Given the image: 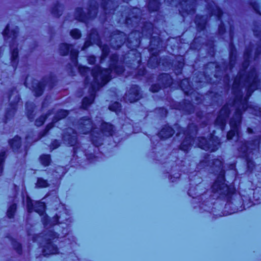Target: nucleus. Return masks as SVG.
<instances>
[{"label": "nucleus", "mask_w": 261, "mask_h": 261, "mask_svg": "<svg viewBox=\"0 0 261 261\" xmlns=\"http://www.w3.org/2000/svg\"><path fill=\"white\" fill-rule=\"evenodd\" d=\"M112 71V68L101 70L99 67H96L91 72L93 79V82L91 84V92L89 97H85L83 99L82 107L84 109H87L93 102L95 91L110 80Z\"/></svg>", "instance_id": "nucleus-1"}, {"label": "nucleus", "mask_w": 261, "mask_h": 261, "mask_svg": "<svg viewBox=\"0 0 261 261\" xmlns=\"http://www.w3.org/2000/svg\"><path fill=\"white\" fill-rule=\"evenodd\" d=\"M233 106L236 108V113L230 122L231 130L227 135L228 140H230L233 137L238 138L239 137V126L241 121V115L248 108L247 98L237 97L234 101Z\"/></svg>", "instance_id": "nucleus-2"}, {"label": "nucleus", "mask_w": 261, "mask_h": 261, "mask_svg": "<svg viewBox=\"0 0 261 261\" xmlns=\"http://www.w3.org/2000/svg\"><path fill=\"white\" fill-rule=\"evenodd\" d=\"M244 81V85L248 87V92L249 93L253 88L257 87V79L255 70L252 71L247 77H240L239 80L236 78L233 84V88L239 87Z\"/></svg>", "instance_id": "nucleus-3"}, {"label": "nucleus", "mask_w": 261, "mask_h": 261, "mask_svg": "<svg viewBox=\"0 0 261 261\" xmlns=\"http://www.w3.org/2000/svg\"><path fill=\"white\" fill-rule=\"evenodd\" d=\"M212 167L214 169L216 168V171L219 172L218 179L213 186V189L216 191L224 190L226 185L224 183V171L223 170L222 161L219 159L215 160L213 162Z\"/></svg>", "instance_id": "nucleus-4"}, {"label": "nucleus", "mask_w": 261, "mask_h": 261, "mask_svg": "<svg viewBox=\"0 0 261 261\" xmlns=\"http://www.w3.org/2000/svg\"><path fill=\"white\" fill-rule=\"evenodd\" d=\"M96 128H93L92 123H91L90 119H86L80 120L79 127L78 128L79 133L82 134H87L92 129V143L95 146H98L101 144V140L99 138L100 135L98 134V136L96 137V138H97V140H95L94 134L96 132Z\"/></svg>", "instance_id": "nucleus-5"}, {"label": "nucleus", "mask_w": 261, "mask_h": 261, "mask_svg": "<svg viewBox=\"0 0 261 261\" xmlns=\"http://www.w3.org/2000/svg\"><path fill=\"white\" fill-rule=\"evenodd\" d=\"M220 144L218 138L215 136H212L208 142L204 138H201L199 140L198 146L205 150L214 151L218 148Z\"/></svg>", "instance_id": "nucleus-6"}, {"label": "nucleus", "mask_w": 261, "mask_h": 261, "mask_svg": "<svg viewBox=\"0 0 261 261\" xmlns=\"http://www.w3.org/2000/svg\"><path fill=\"white\" fill-rule=\"evenodd\" d=\"M70 52L71 59L73 64L75 65H77V57L78 55V51L77 50L73 48L72 45H69L66 44H62L60 47V53L62 55H67L69 51Z\"/></svg>", "instance_id": "nucleus-7"}, {"label": "nucleus", "mask_w": 261, "mask_h": 261, "mask_svg": "<svg viewBox=\"0 0 261 261\" xmlns=\"http://www.w3.org/2000/svg\"><path fill=\"white\" fill-rule=\"evenodd\" d=\"M97 8L95 6L90 7V9L88 11V13L86 15L83 14V11L82 9L78 8L75 11L76 19L81 21H85L87 18H91L96 14Z\"/></svg>", "instance_id": "nucleus-8"}, {"label": "nucleus", "mask_w": 261, "mask_h": 261, "mask_svg": "<svg viewBox=\"0 0 261 261\" xmlns=\"http://www.w3.org/2000/svg\"><path fill=\"white\" fill-rule=\"evenodd\" d=\"M229 113V109L228 106H224L220 110L219 116L216 120V124L220 125L222 130L223 129L225 124L226 119L227 118Z\"/></svg>", "instance_id": "nucleus-9"}, {"label": "nucleus", "mask_w": 261, "mask_h": 261, "mask_svg": "<svg viewBox=\"0 0 261 261\" xmlns=\"http://www.w3.org/2000/svg\"><path fill=\"white\" fill-rule=\"evenodd\" d=\"M139 98V89L137 86L133 87L125 97V100L130 102H134Z\"/></svg>", "instance_id": "nucleus-10"}, {"label": "nucleus", "mask_w": 261, "mask_h": 261, "mask_svg": "<svg viewBox=\"0 0 261 261\" xmlns=\"http://www.w3.org/2000/svg\"><path fill=\"white\" fill-rule=\"evenodd\" d=\"M44 256L50 254H55L58 253V249L51 243L49 242L45 246L43 251Z\"/></svg>", "instance_id": "nucleus-11"}, {"label": "nucleus", "mask_w": 261, "mask_h": 261, "mask_svg": "<svg viewBox=\"0 0 261 261\" xmlns=\"http://www.w3.org/2000/svg\"><path fill=\"white\" fill-rule=\"evenodd\" d=\"M174 133V130L171 127L166 126L160 131L159 136L162 138L166 139L172 136Z\"/></svg>", "instance_id": "nucleus-12"}, {"label": "nucleus", "mask_w": 261, "mask_h": 261, "mask_svg": "<svg viewBox=\"0 0 261 261\" xmlns=\"http://www.w3.org/2000/svg\"><path fill=\"white\" fill-rule=\"evenodd\" d=\"M101 132L106 136H111L113 135V126L107 123H102L101 124Z\"/></svg>", "instance_id": "nucleus-13"}, {"label": "nucleus", "mask_w": 261, "mask_h": 261, "mask_svg": "<svg viewBox=\"0 0 261 261\" xmlns=\"http://www.w3.org/2000/svg\"><path fill=\"white\" fill-rule=\"evenodd\" d=\"M259 145V141L256 140L254 141L253 144H249V146H248L246 144L243 145L242 147L240 148L241 151H242L243 153H247L249 150L254 149L256 148H257Z\"/></svg>", "instance_id": "nucleus-14"}, {"label": "nucleus", "mask_w": 261, "mask_h": 261, "mask_svg": "<svg viewBox=\"0 0 261 261\" xmlns=\"http://www.w3.org/2000/svg\"><path fill=\"white\" fill-rule=\"evenodd\" d=\"M35 211L40 215H43L45 209V203L43 202H37L35 203Z\"/></svg>", "instance_id": "nucleus-15"}, {"label": "nucleus", "mask_w": 261, "mask_h": 261, "mask_svg": "<svg viewBox=\"0 0 261 261\" xmlns=\"http://www.w3.org/2000/svg\"><path fill=\"white\" fill-rule=\"evenodd\" d=\"M33 84L34 86H33V88L35 94L37 96L41 95L43 92V88L44 87V85H43L42 83H38L36 81H35Z\"/></svg>", "instance_id": "nucleus-16"}, {"label": "nucleus", "mask_w": 261, "mask_h": 261, "mask_svg": "<svg viewBox=\"0 0 261 261\" xmlns=\"http://www.w3.org/2000/svg\"><path fill=\"white\" fill-rule=\"evenodd\" d=\"M20 139L19 137H15L12 140L10 141V144L11 147L14 148H17L20 146Z\"/></svg>", "instance_id": "nucleus-17"}, {"label": "nucleus", "mask_w": 261, "mask_h": 261, "mask_svg": "<svg viewBox=\"0 0 261 261\" xmlns=\"http://www.w3.org/2000/svg\"><path fill=\"white\" fill-rule=\"evenodd\" d=\"M64 138L65 140H68V144L71 146L74 145L76 143V136L75 135L69 136L68 137L65 136Z\"/></svg>", "instance_id": "nucleus-18"}, {"label": "nucleus", "mask_w": 261, "mask_h": 261, "mask_svg": "<svg viewBox=\"0 0 261 261\" xmlns=\"http://www.w3.org/2000/svg\"><path fill=\"white\" fill-rule=\"evenodd\" d=\"M41 163L44 166H48L50 163V156L48 155H43L40 157Z\"/></svg>", "instance_id": "nucleus-19"}, {"label": "nucleus", "mask_w": 261, "mask_h": 261, "mask_svg": "<svg viewBox=\"0 0 261 261\" xmlns=\"http://www.w3.org/2000/svg\"><path fill=\"white\" fill-rule=\"evenodd\" d=\"M16 209V206L15 204H12L10 206L7 212V216L9 218H11L13 217Z\"/></svg>", "instance_id": "nucleus-20"}, {"label": "nucleus", "mask_w": 261, "mask_h": 261, "mask_svg": "<svg viewBox=\"0 0 261 261\" xmlns=\"http://www.w3.org/2000/svg\"><path fill=\"white\" fill-rule=\"evenodd\" d=\"M112 4L111 0H102V7L106 12L108 8H111Z\"/></svg>", "instance_id": "nucleus-21"}, {"label": "nucleus", "mask_w": 261, "mask_h": 261, "mask_svg": "<svg viewBox=\"0 0 261 261\" xmlns=\"http://www.w3.org/2000/svg\"><path fill=\"white\" fill-rule=\"evenodd\" d=\"M17 33L16 31H13L10 35H9V27L7 26L4 31V36L5 37L8 36L9 38H15V35Z\"/></svg>", "instance_id": "nucleus-22"}, {"label": "nucleus", "mask_w": 261, "mask_h": 261, "mask_svg": "<svg viewBox=\"0 0 261 261\" xmlns=\"http://www.w3.org/2000/svg\"><path fill=\"white\" fill-rule=\"evenodd\" d=\"M48 186V184L45 180L42 178H39L37 181V186L40 188L46 187Z\"/></svg>", "instance_id": "nucleus-23"}, {"label": "nucleus", "mask_w": 261, "mask_h": 261, "mask_svg": "<svg viewBox=\"0 0 261 261\" xmlns=\"http://www.w3.org/2000/svg\"><path fill=\"white\" fill-rule=\"evenodd\" d=\"M71 36L75 39H78L81 37V33L77 29H73L70 32Z\"/></svg>", "instance_id": "nucleus-24"}, {"label": "nucleus", "mask_w": 261, "mask_h": 261, "mask_svg": "<svg viewBox=\"0 0 261 261\" xmlns=\"http://www.w3.org/2000/svg\"><path fill=\"white\" fill-rule=\"evenodd\" d=\"M11 49L12 50V61L14 63L15 60L17 58L18 56V50L17 49H12V46H11Z\"/></svg>", "instance_id": "nucleus-25"}, {"label": "nucleus", "mask_w": 261, "mask_h": 261, "mask_svg": "<svg viewBox=\"0 0 261 261\" xmlns=\"http://www.w3.org/2000/svg\"><path fill=\"white\" fill-rule=\"evenodd\" d=\"M79 69L80 73L83 75H85L87 73L91 72L88 68L85 67H79Z\"/></svg>", "instance_id": "nucleus-26"}, {"label": "nucleus", "mask_w": 261, "mask_h": 261, "mask_svg": "<svg viewBox=\"0 0 261 261\" xmlns=\"http://www.w3.org/2000/svg\"><path fill=\"white\" fill-rule=\"evenodd\" d=\"M190 144H191V143L190 142H189L188 140H185L181 144V146H180L181 149H182L184 151H187L189 148L188 146Z\"/></svg>", "instance_id": "nucleus-27"}, {"label": "nucleus", "mask_w": 261, "mask_h": 261, "mask_svg": "<svg viewBox=\"0 0 261 261\" xmlns=\"http://www.w3.org/2000/svg\"><path fill=\"white\" fill-rule=\"evenodd\" d=\"M68 113L67 111L65 110H61L58 113V117H59V119L64 118L66 116H67Z\"/></svg>", "instance_id": "nucleus-28"}, {"label": "nucleus", "mask_w": 261, "mask_h": 261, "mask_svg": "<svg viewBox=\"0 0 261 261\" xmlns=\"http://www.w3.org/2000/svg\"><path fill=\"white\" fill-rule=\"evenodd\" d=\"M120 107V106L118 102H115L113 105L110 106L109 109L113 111L117 112L119 110Z\"/></svg>", "instance_id": "nucleus-29"}, {"label": "nucleus", "mask_w": 261, "mask_h": 261, "mask_svg": "<svg viewBox=\"0 0 261 261\" xmlns=\"http://www.w3.org/2000/svg\"><path fill=\"white\" fill-rule=\"evenodd\" d=\"M45 117L44 116H41L39 119H37L35 121V124L37 126H40L42 125L44 122Z\"/></svg>", "instance_id": "nucleus-30"}, {"label": "nucleus", "mask_w": 261, "mask_h": 261, "mask_svg": "<svg viewBox=\"0 0 261 261\" xmlns=\"http://www.w3.org/2000/svg\"><path fill=\"white\" fill-rule=\"evenodd\" d=\"M100 47L101 48L102 51V58L106 57L109 53V48L107 46H103L101 47L100 46Z\"/></svg>", "instance_id": "nucleus-31"}, {"label": "nucleus", "mask_w": 261, "mask_h": 261, "mask_svg": "<svg viewBox=\"0 0 261 261\" xmlns=\"http://www.w3.org/2000/svg\"><path fill=\"white\" fill-rule=\"evenodd\" d=\"M185 84L189 85V81L188 80H184L182 81L181 84H180V87L183 91H184L185 92H187V91H186L187 88H186V87L184 86V85Z\"/></svg>", "instance_id": "nucleus-32"}, {"label": "nucleus", "mask_w": 261, "mask_h": 261, "mask_svg": "<svg viewBox=\"0 0 261 261\" xmlns=\"http://www.w3.org/2000/svg\"><path fill=\"white\" fill-rule=\"evenodd\" d=\"M27 207H28V212L29 213L32 212V211L33 209V205L32 203V202L30 201L29 200H28Z\"/></svg>", "instance_id": "nucleus-33"}, {"label": "nucleus", "mask_w": 261, "mask_h": 261, "mask_svg": "<svg viewBox=\"0 0 261 261\" xmlns=\"http://www.w3.org/2000/svg\"><path fill=\"white\" fill-rule=\"evenodd\" d=\"M160 89V87L158 85H155L151 87V91L153 92H158Z\"/></svg>", "instance_id": "nucleus-34"}, {"label": "nucleus", "mask_w": 261, "mask_h": 261, "mask_svg": "<svg viewBox=\"0 0 261 261\" xmlns=\"http://www.w3.org/2000/svg\"><path fill=\"white\" fill-rule=\"evenodd\" d=\"M88 62L90 64H93L94 63L95 61V58L94 57H90L88 59Z\"/></svg>", "instance_id": "nucleus-35"}, {"label": "nucleus", "mask_w": 261, "mask_h": 261, "mask_svg": "<svg viewBox=\"0 0 261 261\" xmlns=\"http://www.w3.org/2000/svg\"><path fill=\"white\" fill-rule=\"evenodd\" d=\"M5 159V153L4 152L0 154V166L3 163Z\"/></svg>", "instance_id": "nucleus-36"}, {"label": "nucleus", "mask_w": 261, "mask_h": 261, "mask_svg": "<svg viewBox=\"0 0 261 261\" xmlns=\"http://www.w3.org/2000/svg\"><path fill=\"white\" fill-rule=\"evenodd\" d=\"M52 145H53V149H54L56 148L58 146H59V144L58 141H55L53 143Z\"/></svg>", "instance_id": "nucleus-37"}, {"label": "nucleus", "mask_w": 261, "mask_h": 261, "mask_svg": "<svg viewBox=\"0 0 261 261\" xmlns=\"http://www.w3.org/2000/svg\"><path fill=\"white\" fill-rule=\"evenodd\" d=\"M90 41H87L85 43V45H84V48H86L87 47H88L89 46H90Z\"/></svg>", "instance_id": "nucleus-38"}, {"label": "nucleus", "mask_w": 261, "mask_h": 261, "mask_svg": "<svg viewBox=\"0 0 261 261\" xmlns=\"http://www.w3.org/2000/svg\"><path fill=\"white\" fill-rule=\"evenodd\" d=\"M16 246L15 247H16V249H17V251L18 252V253H20L19 252V248H20V245H19V244L18 243H16Z\"/></svg>", "instance_id": "nucleus-39"}, {"label": "nucleus", "mask_w": 261, "mask_h": 261, "mask_svg": "<svg viewBox=\"0 0 261 261\" xmlns=\"http://www.w3.org/2000/svg\"><path fill=\"white\" fill-rule=\"evenodd\" d=\"M122 43V40H120V44H119L118 45H117L116 46H114V47H115V48H119V47H120V46L121 45Z\"/></svg>", "instance_id": "nucleus-40"}, {"label": "nucleus", "mask_w": 261, "mask_h": 261, "mask_svg": "<svg viewBox=\"0 0 261 261\" xmlns=\"http://www.w3.org/2000/svg\"><path fill=\"white\" fill-rule=\"evenodd\" d=\"M254 111H256V110H254ZM252 113H253V114L254 115H260L261 114V111L259 110V114H258L257 113L255 112H251Z\"/></svg>", "instance_id": "nucleus-41"}, {"label": "nucleus", "mask_w": 261, "mask_h": 261, "mask_svg": "<svg viewBox=\"0 0 261 261\" xmlns=\"http://www.w3.org/2000/svg\"><path fill=\"white\" fill-rule=\"evenodd\" d=\"M247 164L249 168H250L251 166L253 164V163L250 161L248 162Z\"/></svg>", "instance_id": "nucleus-42"}, {"label": "nucleus", "mask_w": 261, "mask_h": 261, "mask_svg": "<svg viewBox=\"0 0 261 261\" xmlns=\"http://www.w3.org/2000/svg\"><path fill=\"white\" fill-rule=\"evenodd\" d=\"M51 127H52V124H49L47 126V130L48 129H49Z\"/></svg>", "instance_id": "nucleus-43"}, {"label": "nucleus", "mask_w": 261, "mask_h": 261, "mask_svg": "<svg viewBox=\"0 0 261 261\" xmlns=\"http://www.w3.org/2000/svg\"><path fill=\"white\" fill-rule=\"evenodd\" d=\"M248 132H249V133H251V132H252V130H251L250 128H248Z\"/></svg>", "instance_id": "nucleus-44"}, {"label": "nucleus", "mask_w": 261, "mask_h": 261, "mask_svg": "<svg viewBox=\"0 0 261 261\" xmlns=\"http://www.w3.org/2000/svg\"><path fill=\"white\" fill-rule=\"evenodd\" d=\"M92 37H93V35L92 34H91L90 36V40H91L92 39Z\"/></svg>", "instance_id": "nucleus-45"}, {"label": "nucleus", "mask_w": 261, "mask_h": 261, "mask_svg": "<svg viewBox=\"0 0 261 261\" xmlns=\"http://www.w3.org/2000/svg\"><path fill=\"white\" fill-rule=\"evenodd\" d=\"M72 130L71 129H69L68 130V133H69V132H71Z\"/></svg>", "instance_id": "nucleus-46"}, {"label": "nucleus", "mask_w": 261, "mask_h": 261, "mask_svg": "<svg viewBox=\"0 0 261 261\" xmlns=\"http://www.w3.org/2000/svg\"><path fill=\"white\" fill-rule=\"evenodd\" d=\"M28 117H29V118L30 119H32V118H31V116H30V115H28Z\"/></svg>", "instance_id": "nucleus-47"}, {"label": "nucleus", "mask_w": 261, "mask_h": 261, "mask_svg": "<svg viewBox=\"0 0 261 261\" xmlns=\"http://www.w3.org/2000/svg\"><path fill=\"white\" fill-rule=\"evenodd\" d=\"M115 71H116V72H118L119 71H117L116 69H114Z\"/></svg>", "instance_id": "nucleus-48"}, {"label": "nucleus", "mask_w": 261, "mask_h": 261, "mask_svg": "<svg viewBox=\"0 0 261 261\" xmlns=\"http://www.w3.org/2000/svg\"><path fill=\"white\" fill-rule=\"evenodd\" d=\"M155 4H157V3H158V2H157V1H155Z\"/></svg>", "instance_id": "nucleus-49"}]
</instances>
